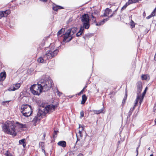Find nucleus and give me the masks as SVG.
Instances as JSON below:
<instances>
[{
    "label": "nucleus",
    "instance_id": "obj_1",
    "mask_svg": "<svg viewBox=\"0 0 156 156\" xmlns=\"http://www.w3.org/2000/svg\"><path fill=\"white\" fill-rule=\"evenodd\" d=\"M54 85L53 81L48 76L43 77L37 84L32 85L30 90L34 95H39L42 92L48 90Z\"/></svg>",
    "mask_w": 156,
    "mask_h": 156
},
{
    "label": "nucleus",
    "instance_id": "obj_2",
    "mask_svg": "<svg viewBox=\"0 0 156 156\" xmlns=\"http://www.w3.org/2000/svg\"><path fill=\"white\" fill-rule=\"evenodd\" d=\"M25 125L20 123L18 122L8 121L2 124L3 130L7 134L15 136L17 133L25 127Z\"/></svg>",
    "mask_w": 156,
    "mask_h": 156
},
{
    "label": "nucleus",
    "instance_id": "obj_3",
    "mask_svg": "<svg viewBox=\"0 0 156 156\" xmlns=\"http://www.w3.org/2000/svg\"><path fill=\"white\" fill-rule=\"evenodd\" d=\"M56 106L53 105H48L43 109H39L37 116L34 119L33 121L34 123L39 121L41 118L48 112H52L54 111Z\"/></svg>",
    "mask_w": 156,
    "mask_h": 156
},
{
    "label": "nucleus",
    "instance_id": "obj_4",
    "mask_svg": "<svg viewBox=\"0 0 156 156\" xmlns=\"http://www.w3.org/2000/svg\"><path fill=\"white\" fill-rule=\"evenodd\" d=\"M58 52V50L55 49L54 47H51L49 50L47 51L43 57H40L37 59V61L40 63H43L44 61L51 59L56 56Z\"/></svg>",
    "mask_w": 156,
    "mask_h": 156
},
{
    "label": "nucleus",
    "instance_id": "obj_5",
    "mask_svg": "<svg viewBox=\"0 0 156 156\" xmlns=\"http://www.w3.org/2000/svg\"><path fill=\"white\" fill-rule=\"evenodd\" d=\"M77 30V28L76 27L69 29L64 34L61 36L63 38V41L69 42L71 41L73 37V36L76 32Z\"/></svg>",
    "mask_w": 156,
    "mask_h": 156
},
{
    "label": "nucleus",
    "instance_id": "obj_6",
    "mask_svg": "<svg viewBox=\"0 0 156 156\" xmlns=\"http://www.w3.org/2000/svg\"><path fill=\"white\" fill-rule=\"evenodd\" d=\"M81 21L82 23V27L86 29H88L90 27V18L88 15L84 14L81 17Z\"/></svg>",
    "mask_w": 156,
    "mask_h": 156
},
{
    "label": "nucleus",
    "instance_id": "obj_7",
    "mask_svg": "<svg viewBox=\"0 0 156 156\" xmlns=\"http://www.w3.org/2000/svg\"><path fill=\"white\" fill-rule=\"evenodd\" d=\"M147 89V87H146L142 95H140L139 94H138V93H137V97L136 99L139 101V104H140V105L141 104L143 99L144 98V96L146 93V91Z\"/></svg>",
    "mask_w": 156,
    "mask_h": 156
},
{
    "label": "nucleus",
    "instance_id": "obj_8",
    "mask_svg": "<svg viewBox=\"0 0 156 156\" xmlns=\"http://www.w3.org/2000/svg\"><path fill=\"white\" fill-rule=\"evenodd\" d=\"M21 112L23 115L26 117H28L30 116L32 112L31 106H30V110H28L27 108L25 111H21Z\"/></svg>",
    "mask_w": 156,
    "mask_h": 156
},
{
    "label": "nucleus",
    "instance_id": "obj_9",
    "mask_svg": "<svg viewBox=\"0 0 156 156\" xmlns=\"http://www.w3.org/2000/svg\"><path fill=\"white\" fill-rule=\"evenodd\" d=\"M116 10L112 14L108 17L106 18V19H104L101 21L100 22H98V23H96V25L97 26H99L103 25L105 22L108 20L109 18L110 17H112L114 14L116 12Z\"/></svg>",
    "mask_w": 156,
    "mask_h": 156
},
{
    "label": "nucleus",
    "instance_id": "obj_10",
    "mask_svg": "<svg viewBox=\"0 0 156 156\" xmlns=\"http://www.w3.org/2000/svg\"><path fill=\"white\" fill-rule=\"evenodd\" d=\"M116 10L112 14L108 17L106 18V19H104L101 21L100 22H98V23H96V25L97 26H99L103 25L105 22L108 20L109 18L110 17H112L114 14L116 12Z\"/></svg>",
    "mask_w": 156,
    "mask_h": 156
},
{
    "label": "nucleus",
    "instance_id": "obj_11",
    "mask_svg": "<svg viewBox=\"0 0 156 156\" xmlns=\"http://www.w3.org/2000/svg\"><path fill=\"white\" fill-rule=\"evenodd\" d=\"M10 11L9 10H6L5 11H0V19L3 17H6L10 14Z\"/></svg>",
    "mask_w": 156,
    "mask_h": 156
},
{
    "label": "nucleus",
    "instance_id": "obj_12",
    "mask_svg": "<svg viewBox=\"0 0 156 156\" xmlns=\"http://www.w3.org/2000/svg\"><path fill=\"white\" fill-rule=\"evenodd\" d=\"M137 92L140 94L142 91V83L140 81H138L137 84Z\"/></svg>",
    "mask_w": 156,
    "mask_h": 156
},
{
    "label": "nucleus",
    "instance_id": "obj_13",
    "mask_svg": "<svg viewBox=\"0 0 156 156\" xmlns=\"http://www.w3.org/2000/svg\"><path fill=\"white\" fill-rule=\"evenodd\" d=\"M138 101H139L137 100L136 99L135 101V105L133 107V108H131L130 109V111L128 113V115L129 116H130L132 114L135 108V107L136 106Z\"/></svg>",
    "mask_w": 156,
    "mask_h": 156
},
{
    "label": "nucleus",
    "instance_id": "obj_14",
    "mask_svg": "<svg viewBox=\"0 0 156 156\" xmlns=\"http://www.w3.org/2000/svg\"><path fill=\"white\" fill-rule=\"evenodd\" d=\"M85 28L82 27V26L80 27L79 31L76 33V36L79 37L84 33V30Z\"/></svg>",
    "mask_w": 156,
    "mask_h": 156
},
{
    "label": "nucleus",
    "instance_id": "obj_15",
    "mask_svg": "<svg viewBox=\"0 0 156 156\" xmlns=\"http://www.w3.org/2000/svg\"><path fill=\"white\" fill-rule=\"evenodd\" d=\"M112 12L111 9H109L108 8H107L104 14L103 15H101V16H107Z\"/></svg>",
    "mask_w": 156,
    "mask_h": 156
},
{
    "label": "nucleus",
    "instance_id": "obj_16",
    "mask_svg": "<svg viewBox=\"0 0 156 156\" xmlns=\"http://www.w3.org/2000/svg\"><path fill=\"white\" fill-rule=\"evenodd\" d=\"M6 73L5 72H2L0 73V80L3 81L6 78Z\"/></svg>",
    "mask_w": 156,
    "mask_h": 156
},
{
    "label": "nucleus",
    "instance_id": "obj_17",
    "mask_svg": "<svg viewBox=\"0 0 156 156\" xmlns=\"http://www.w3.org/2000/svg\"><path fill=\"white\" fill-rule=\"evenodd\" d=\"M58 145L61 146L63 147H65L66 145V142L64 141H61L58 142Z\"/></svg>",
    "mask_w": 156,
    "mask_h": 156
},
{
    "label": "nucleus",
    "instance_id": "obj_18",
    "mask_svg": "<svg viewBox=\"0 0 156 156\" xmlns=\"http://www.w3.org/2000/svg\"><path fill=\"white\" fill-rule=\"evenodd\" d=\"M30 105H23L21 107V109L22 111H25L28 108V110H30Z\"/></svg>",
    "mask_w": 156,
    "mask_h": 156
},
{
    "label": "nucleus",
    "instance_id": "obj_19",
    "mask_svg": "<svg viewBox=\"0 0 156 156\" xmlns=\"http://www.w3.org/2000/svg\"><path fill=\"white\" fill-rule=\"evenodd\" d=\"M26 140V139H23L22 140H20L19 141V143L20 144H22L24 148L26 145V143L25 142V141Z\"/></svg>",
    "mask_w": 156,
    "mask_h": 156
},
{
    "label": "nucleus",
    "instance_id": "obj_20",
    "mask_svg": "<svg viewBox=\"0 0 156 156\" xmlns=\"http://www.w3.org/2000/svg\"><path fill=\"white\" fill-rule=\"evenodd\" d=\"M87 99V98L85 94H83L82 96V101L81 102L82 104H83L85 103Z\"/></svg>",
    "mask_w": 156,
    "mask_h": 156
},
{
    "label": "nucleus",
    "instance_id": "obj_21",
    "mask_svg": "<svg viewBox=\"0 0 156 156\" xmlns=\"http://www.w3.org/2000/svg\"><path fill=\"white\" fill-rule=\"evenodd\" d=\"M55 11H57L58 9H63L62 7L58 5L54 6L52 8Z\"/></svg>",
    "mask_w": 156,
    "mask_h": 156
},
{
    "label": "nucleus",
    "instance_id": "obj_22",
    "mask_svg": "<svg viewBox=\"0 0 156 156\" xmlns=\"http://www.w3.org/2000/svg\"><path fill=\"white\" fill-rule=\"evenodd\" d=\"M103 111V109L102 108L99 110H94L93 111L96 114H98L102 113Z\"/></svg>",
    "mask_w": 156,
    "mask_h": 156
},
{
    "label": "nucleus",
    "instance_id": "obj_23",
    "mask_svg": "<svg viewBox=\"0 0 156 156\" xmlns=\"http://www.w3.org/2000/svg\"><path fill=\"white\" fill-rule=\"evenodd\" d=\"M99 14V12L97 10H95L94 12L91 13V15H93L94 16H97Z\"/></svg>",
    "mask_w": 156,
    "mask_h": 156
},
{
    "label": "nucleus",
    "instance_id": "obj_24",
    "mask_svg": "<svg viewBox=\"0 0 156 156\" xmlns=\"http://www.w3.org/2000/svg\"><path fill=\"white\" fill-rule=\"evenodd\" d=\"M90 20H92L93 23H95L96 22V16L91 15Z\"/></svg>",
    "mask_w": 156,
    "mask_h": 156
},
{
    "label": "nucleus",
    "instance_id": "obj_25",
    "mask_svg": "<svg viewBox=\"0 0 156 156\" xmlns=\"http://www.w3.org/2000/svg\"><path fill=\"white\" fill-rule=\"evenodd\" d=\"M65 29L64 28H62L61 30H60L57 33V35L58 36L60 35L61 34H62L63 32H64Z\"/></svg>",
    "mask_w": 156,
    "mask_h": 156
},
{
    "label": "nucleus",
    "instance_id": "obj_26",
    "mask_svg": "<svg viewBox=\"0 0 156 156\" xmlns=\"http://www.w3.org/2000/svg\"><path fill=\"white\" fill-rule=\"evenodd\" d=\"M9 90V91H15V90H16L15 87H14V86L13 85L11 86L9 89H8Z\"/></svg>",
    "mask_w": 156,
    "mask_h": 156
},
{
    "label": "nucleus",
    "instance_id": "obj_27",
    "mask_svg": "<svg viewBox=\"0 0 156 156\" xmlns=\"http://www.w3.org/2000/svg\"><path fill=\"white\" fill-rule=\"evenodd\" d=\"M149 76L147 75H143L142 76V80H147L148 79Z\"/></svg>",
    "mask_w": 156,
    "mask_h": 156
},
{
    "label": "nucleus",
    "instance_id": "obj_28",
    "mask_svg": "<svg viewBox=\"0 0 156 156\" xmlns=\"http://www.w3.org/2000/svg\"><path fill=\"white\" fill-rule=\"evenodd\" d=\"M13 85L14 86V87H15L16 90L18 89L20 86V83H17L16 84H13Z\"/></svg>",
    "mask_w": 156,
    "mask_h": 156
},
{
    "label": "nucleus",
    "instance_id": "obj_29",
    "mask_svg": "<svg viewBox=\"0 0 156 156\" xmlns=\"http://www.w3.org/2000/svg\"><path fill=\"white\" fill-rule=\"evenodd\" d=\"M79 127L80 128H81V130H79L78 134L79 133H82V131L83 130V127L81 125H79Z\"/></svg>",
    "mask_w": 156,
    "mask_h": 156
},
{
    "label": "nucleus",
    "instance_id": "obj_30",
    "mask_svg": "<svg viewBox=\"0 0 156 156\" xmlns=\"http://www.w3.org/2000/svg\"><path fill=\"white\" fill-rule=\"evenodd\" d=\"M130 25L132 28H133L135 26V23L132 20H131Z\"/></svg>",
    "mask_w": 156,
    "mask_h": 156
},
{
    "label": "nucleus",
    "instance_id": "obj_31",
    "mask_svg": "<svg viewBox=\"0 0 156 156\" xmlns=\"http://www.w3.org/2000/svg\"><path fill=\"white\" fill-rule=\"evenodd\" d=\"M128 5V4L127 3H126L125 4V5L122 7L121 9V11H122L124 9H125L127 6Z\"/></svg>",
    "mask_w": 156,
    "mask_h": 156
},
{
    "label": "nucleus",
    "instance_id": "obj_32",
    "mask_svg": "<svg viewBox=\"0 0 156 156\" xmlns=\"http://www.w3.org/2000/svg\"><path fill=\"white\" fill-rule=\"evenodd\" d=\"M135 1H133V0H129L128 2L126 3L128 4V5L133 3H135Z\"/></svg>",
    "mask_w": 156,
    "mask_h": 156
},
{
    "label": "nucleus",
    "instance_id": "obj_33",
    "mask_svg": "<svg viewBox=\"0 0 156 156\" xmlns=\"http://www.w3.org/2000/svg\"><path fill=\"white\" fill-rule=\"evenodd\" d=\"M10 101H3L2 103V104L3 105H5V103H7V105H8V103Z\"/></svg>",
    "mask_w": 156,
    "mask_h": 156
},
{
    "label": "nucleus",
    "instance_id": "obj_34",
    "mask_svg": "<svg viewBox=\"0 0 156 156\" xmlns=\"http://www.w3.org/2000/svg\"><path fill=\"white\" fill-rule=\"evenodd\" d=\"M90 35L89 34H87L86 35H85L83 37V38L85 39L86 38H88L90 37Z\"/></svg>",
    "mask_w": 156,
    "mask_h": 156
},
{
    "label": "nucleus",
    "instance_id": "obj_35",
    "mask_svg": "<svg viewBox=\"0 0 156 156\" xmlns=\"http://www.w3.org/2000/svg\"><path fill=\"white\" fill-rule=\"evenodd\" d=\"M58 131L57 130H54V133L53 135V138H55L56 137L55 135L57 134L58 133Z\"/></svg>",
    "mask_w": 156,
    "mask_h": 156
},
{
    "label": "nucleus",
    "instance_id": "obj_36",
    "mask_svg": "<svg viewBox=\"0 0 156 156\" xmlns=\"http://www.w3.org/2000/svg\"><path fill=\"white\" fill-rule=\"evenodd\" d=\"M153 13H151V14H150V15L148 16H147V17H146V19H150V18H151V17H152V16H154L153 15Z\"/></svg>",
    "mask_w": 156,
    "mask_h": 156
},
{
    "label": "nucleus",
    "instance_id": "obj_37",
    "mask_svg": "<svg viewBox=\"0 0 156 156\" xmlns=\"http://www.w3.org/2000/svg\"><path fill=\"white\" fill-rule=\"evenodd\" d=\"M140 144L139 145V146H138V147H137L136 149V156H137L138 155V149L139 148V147L140 146Z\"/></svg>",
    "mask_w": 156,
    "mask_h": 156
},
{
    "label": "nucleus",
    "instance_id": "obj_38",
    "mask_svg": "<svg viewBox=\"0 0 156 156\" xmlns=\"http://www.w3.org/2000/svg\"><path fill=\"white\" fill-rule=\"evenodd\" d=\"M151 13H153V15L154 16H155V15H156V8H155V9Z\"/></svg>",
    "mask_w": 156,
    "mask_h": 156
},
{
    "label": "nucleus",
    "instance_id": "obj_39",
    "mask_svg": "<svg viewBox=\"0 0 156 156\" xmlns=\"http://www.w3.org/2000/svg\"><path fill=\"white\" fill-rule=\"evenodd\" d=\"M80 118H82L83 117L84 113L83 111H82L80 112Z\"/></svg>",
    "mask_w": 156,
    "mask_h": 156
},
{
    "label": "nucleus",
    "instance_id": "obj_40",
    "mask_svg": "<svg viewBox=\"0 0 156 156\" xmlns=\"http://www.w3.org/2000/svg\"><path fill=\"white\" fill-rule=\"evenodd\" d=\"M56 92L57 95L59 96H61L62 94V93L60 92L58 90H57Z\"/></svg>",
    "mask_w": 156,
    "mask_h": 156
},
{
    "label": "nucleus",
    "instance_id": "obj_41",
    "mask_svg": "<svg viewBox=\"0 0 156 156\" xmlns=\"http://www.w3.org/2000/svg\"><path fill=\"white\" fill-rule=\"evenodd\" d=\"M126 98H127V94H126V97H125L123 100H122V103H125V101H126Z\"/></svg>",
    "mask_w": 156,
    "mask_h": 156
},
{
    "label": "nucleus",
    "instance_id": "obj_42",
    "mask_svg": "<svg viewBox=\"0 0 156 156\" xmlns=\"http://www.w3.org/2000/svg\"><path fill=\"white\" fill-rule=\"evenodd\" d=\"M84 90L83 89H82L80 92H79L78 94V95H80L81 94H82L83 93Z\"/></svg>",
    "mask_w": 156,
    "mask_h": 156
},
{
    "label": "nucleus",
    "instance_id": "obj_43",
    "mask_svg": "<svg viewBox=\"0 0 156 156\" xmlns=\"http://www.w3.org/2000/svg\"><path fill=\"white\" fill-rule=\"evenodd\" d=\"M69 155H72L73 154V153L72 152H70L68 153Z\"/></svg>",
    "mask_w": 156,
    "mask_h": 156
},
{
    "label": "nucleus",
    "instance_id": "obj_44",
    "mask_svg": "<svg viewBox=\"0 0 156 156\" xmlns=\"http://www.w3.org/2000/svg\"><path fill=\"white\" fill-rule=\"evenodd\" d=\"M43 46H44V44H41V45H40V47H39V49L40 48L41 49V46H42V47H43Z\"/></svg>",
    "mask_w": 156,
    "mask_h": 156
},
{
    "label": "nucleus",
    "instance_id": "obj_45",
    "mask_svg": "<svg viewBox=\"0 0 156 156\" xmlns=\"http://www.w3.org/2000/svg\"><path fill=\"white\" fill-rule=\"evenodd\" d=\"M79 134V136H80V137L82 138V134L81 133H79L78 134Z\"/></svg>",
    "mask_w": 156,
    "mask_h": 156
},
{
    "label": "nucleus",
    "instance_id": "obj_46",
    "mask_svg": "<svg viewBox=\"0 0 156 156\" xmlns=\"http://www.w3.org/2000/svg\"><path fill=\"white\" fill-rule=\"evenodd\" d=\"M154 60L156 61V53L154 57Z\"/></svg>",
    "mask_w": 156,
    "mask_h": 156
},
{
    "label": "nucleus",
    "instance_id": "obj_47",
    "mask_svg": "<svg viewBox=\"0 0 156 156\" xmlns=\"http://www.w3.org/2000/svg\"><path fill=\"white\" fill-rule=\"evenodd\" d=\"M76 136H77V141H76V143H77V142L78 141H79V140H80V139H79V138L77 137V135H76Z\"/></svg>",
    "mask_w": 156,
    "mask_h": 156
},
{
    "label": "nucleus",
    "instance_id": "obj_48",
    "mask_svg": "<svg viewBox=\"0 0 156 156\" xmlns=\"http://www.w3.org/2000/svg\"><path fill=\"white\" fill-rule=\"evenodd\" d=\"M87 87V85H86L83 88V90H84V89H85V88H86V87Z\"/></svg>",
    "mask_w": 156,
    "mask_h": 156
},
{
    "label": "nucleus",
    "instance_id": "obj_49",
    "mask_svg": "<svg viewBox=\"0 0 156 156\" xmlns=\"http://www.w3.org/2000/svg\"><path fill=\"white\" fill-rule=\"evenodd\" d=\"M154 122L155 123V124L156 125V118L154 120Z\"/></svg>",
    "mask_w": 156,
    "mask_h": 156
},
{
    "label": "nucleus",
    "instance_id": "obj_50",
    "mask_svg": "<svg viewBox=\"0 0 156 156\" xmlns=\"http://www.w3.org/2000/svg\"><path fill=\"white\" fill-rule=\"evenodd\" d=\"M99 91V90L98 89L97 90V93H98Z\"/></svg>",
    "mask_w": 156,
    "mask_h": 156
},
{
    "label": "nucleus",
    "instance_id": "obj_51",
    "mask_svg": "<svg viewBox=\"0 0 156 156\" xmlns=\"http://www.w3.org/2000/svg\"><path fill=\"white\" fill-rule=\"evenodd\" d=\"M8 151H7V154L6 155V156H9V155L8 154Z\"/></svg>",
    "mask_w": 156,
    "mask_h": 156
},
{
    "label": "nucleus",
    "instance_id": "obj_52",
    "mask_svg": "<svg viewBox=\"0 0 156 156\" xmlns=\"http://www.w3.org/2000/svg\"><path fill=\"white\" fill-rule=\"evenodd\" d=\"M150 156H153V154H152L150 155Z\"/></svg>",
    "mask_w": 156,
    "mask_h": 156
},
{
    "label": "nucleus",
    "instance_id": "obj_53",
    "mask_svg": "<svg viewBox=\"0 0 156 156\" xmlns=\"http://www.w3.org/2000/svg\"><path fill=\"white\" fill-rule=\"evenodd\" d=\"M150 147H149L148 148V150H150Z\"/></svg>",
    "mask_w": 156,
    "mask_h": 156
},
{
    "label": "nucleus",
    "instance_id": "obj_54",
    "mask_svg": "<svg viewBox=\"0 0 156 156\" xmlns=\"http://www.w3.org/2000/svg\"><path fill=\"white\" fill-rule=\"evenodd\" d=\"M80 154H78V156H80Z\"/></svg>",
    "mask_w": 156,
    "mask_h": 156
},
{
    "label": "nucleus",
    "instance_id": "obj_55",
    "mask_svg": "<svg viewBox=\"0 0 156 156\" xmlns=\"http://www.w3.org/2000/svg\"><path fill=\"white\" fill-rule=\"evenodd\" d=\"M133 1H135V2H136V0H133Z\"/></svg>",
    "mask_w": 156,
    "mask_h": 156
},
{
    "label": "nucleus",
    "instance_id": "obj_56",
    "mask_svg": "<svg viewBox=\"0 0 156 156\" xmlns=\"http://www.w3.org/2000/svg\"><path fill=\"white\" fill-rule=\"evenodd\" d=\"M45 134H44V137H45Z\"/></svg>",
    "mask_w": 156,
    "mask_h": 156
},
{
    "label": "nucleus",
    "instance_id": "obj_57",
    "mask_svg": "<svg viewBox=\"0 0 156 156\" xmlns=\"http://www.w3.org/2000/svg\"><path fill=\"white\" fill-rule=\"evenodd\" d=\"M90 153L91 154V153H92V152H90Z\"/></svg>",
    "mask_w": 156,
    "mask_h": 156
}]
</instances>
